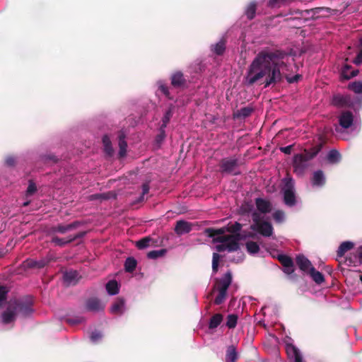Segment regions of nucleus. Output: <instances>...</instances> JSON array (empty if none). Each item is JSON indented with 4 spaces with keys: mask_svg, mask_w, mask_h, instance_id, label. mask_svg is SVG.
I'll return each mask as SVG.
<instances>
[{
    "mask_svg": "<svg viewBox=\"0 0 362 362\" xmlns=\"http://www.w3.org/2000/svg\"><path fill=\"white\" fill-rule=\"evenodd\" d=\"M165 252L166 251L164 249L150 251L148 252L147 257L148 259H156L163 256L165 254Z\"/></svg>",
    "mask_w": 362,
    "mask_h": 362,
    "instance_id": "a19ab883",
    "label": "nucleus"
},
{
    "mask_svg": "<svg viewBox=\"0 0 362 362\" xmlns=\"http://www.w3.org/2000/svg\"><path fill=\"white\" fill-rule=\"evenodd\" d=\"M29 202H30L29 201H26V202H23V206H28V205L29 204Z\"/></svg>",
    "mask_w": 362,
    "mask_h": 362,
    "instance_id": "338daca9",
    "label": "nucleus"
},
{
    "mask_svg": "<svg viewBox=\"0 0 362 362\" xmlns=\"http://www.w3.org/2000/svg\"><path fill=\"white\" fill-rule=\"evenodd\" d=\"M165 136V129H163V127H160V133L156 137V141L158 142H161Z\"/></svg>",
    "mask_w": 362,
    "mask_h": 362,
    "instance_id": "13d9d810",
    "label": "nucleus"
},
{
    "mask_svg": "<svg viewBox=\"0 0 362 362\" xmlns=\"http://www.w3.org/2000/svg\"><path fill=\"white\" fill-rule=\"evenodd\" d=\"M349 88L357 94L362 93V81H356L349 84Z\"/></svg>",
    "mask_w": 362,
    "mask_h": 362,
    "instance_id": "37998d69",
    "label": "nucleus"
},
{
    "mask_svg": "<svg viewBox=\"0 0 362 362\" xmlns=\"http://www.w3.org/2000/svg\"><path fill=\"white\" fill-rule=\"evenodd\" d=\"M102 338L103 334L100 332L98 331L93 332L90 336V341L94 344L99 342L102 339Z\"/></svg>",
    "mask_w": 362,
    "mask_h": 362,
    "instance_id": "a18cd8bd",
    "label": "nucleus"
},
{
    "mask_svg": "<svg viewBox=\"0 0 362 362\" xmlns=\"http://www.w3.org/2000/svg\"><path fill=\"white\" fill-rule=\"evenodd\" d=\"M282 193L284 202L288 206H293L296 204V197L294 188V180L292 177L287 176L282 180Z\"/></svg>",
    "mask_w": 362,
    "mask_h": 362,
    "instance_id": "20e7f679",
    "label": "nucleus"
},
{
    "mask_svg": "<svg viewBox=\"0 0 362 362\" xmlns=\"http://www.w3.org/2000/svg\"><path fill=\"white\" fill-rule=\"evenodd\" d=\"M242 209H244L245 211L247 210L248 211H250L252 210V206L251 204H247L243 206Z\"/></svg>",
    "mask_w": 362,
    "mask_h": 362,
    "instance_id": "69168bd1",
    "label": "nucleus"
},
{
    "mask_svg": "<svg viewBox=\"0 0 362 362\" xmlns=\"http://www.w3.org/2000/svg\"><path fill=\"white\" fill-rule=\"evenodd\" d=\"M45 267V260L43 258L37 259H27L23 261L19 266V269H23L24 272L28 270H39Z\"/></svg>",
    "mask_w": 362,
    "mask_h": 362,
    "instance_id": "9d476101",
    "label": "nucleus"
},
{
    "mask_svg": "<svg viewBox=\"0 0 362 362\" xmlns=\"http://www.w3.org/2000/svg\"><path fill=\"white\" fill-rule=\"evenodd\" d=\"M81 237L79 235H74L73 237H70L67 239H61L59 238H54L52 239L53 243L58 245H64L69 243H71V241L74 240L76 238Z\"/></svg>",
    "mask_w": 362,
    "mask_h": 362,
    "instance_id": "58836bf2",
    "label": "nucleus"
},
{
    "mask_svg": "<svg viewBox=\"0 0 362 362\" xmlns=\"http://www.w3.org/2000/svg\"><path fill=\"white\" fill-rule=\"evenodd\" d=\"M238 160L236 158H223L220 165V169L222 173L227 174L237 175Z\"/></svg>",
    "mask_w": 362,
    "mask_h": 362,
    "instance_id": "9b49d317",
    "label": "nucleus"
},
{
    "mask_svg": "<svg viewBox=\"0 0 362 362\" xmlns=\"http://www.w3.org/2000/svg\"><path fill=\"white\" fill-rule=\"evenodd\" d=\"M312 279L317 284H321L325 281V278L323 274L317 271L315 267H312L311 270L308 273Z\"/></svg>",
    "mask_w": 362,
    "mask_h": 362,
    "instance_id": "bb28decb",
    "label": "nucleus"
},
{
    "mask_svg": "<svg viewBox=\"0 0 362 362\" xmlns=\"http://www.w3.org/2000/svg\"><path fill=\"white\" fill-rule=\"evenodd\" d=\"M267 250L269 252V254L274 258H277L278 260L281 263L284 267L286 266H290V264H293V261L291 258L288 256L284 255L279 252V250H276L272 247H267Z\"/></svg>",
    "mask_w": 362,
    "mask_h": 362,
    "instance_id": "ddd939ff",
    "label": "nucleus"
},
{
    "mask_svg": "<svg viewBox=\"0 0 362 362\" xmlns=\"http://www.w3.org/2000/svg\"><path fill=\"white\" fill-rule=\"evenodd\" d=\"M238 359V352L234 346H229L226 350V362H236Z\"/></svg>",
    "mask_w": 362,
    "mask_h": 362,
    "instance_id": "393cba45",
    "label": "nucleus"
},
{
    "mask_svg": "<svg viewBox=\"0 0 362 362\" xmlns=\"http://www.w3.org/2000/svg\"><path fill=\"white\" fill-rule=\"evenodd\" d=\"M223 321V315L220 313L215 314L211 317L209 321V329L216 328Z\"/></svg>",
    "mask_w": 362,
    "mask_h": 362,
    "instance_id": "7c9ffc66",
    "label": "nucleus"
},
{
    "mask_svg": "<svg viewBox=\"0 0 362 362\" xmlns=\"http://www.w3.org/2000/svg\"><path fill=\"white\" fill-rule=\"evenodd\" d=\"M326 182V178L324 173L322 170L315 171L313 174L311 179V184L313 187L317 188L322 187Z\"/></svg>",
    "mask_w": 362,
    "mask_h": 362,
    "instance_id": "a211bd4d",
    "label": "nucleus"
},
{
    "mask_svg": "<svg viewBox=\"0 0 362 362\" xmlns=\"http://www.w3.org/2000/svg\"><path fill=\"white\" fill-rule=\"evenodd\" d=\"M76 223H71L66 226H59L57 228V231L62 233H64L65 232L71 230L73 228L76 226Z\"/></svg>",
    "mask_w": 362,
    "mask_h": 362,
    "instance_id": "3c124183",
    "label": "nucleus"
},
{
    "mask_svg": "<svg viewBox=\"0 0 362 362\" xmlns=\"http://www.w3.org/2000/svg\"><path fill=\"white\" fill-rule=\"evenodd\" d=\"M308 17L313 19L320 18H328L332 16H339L342 11L337 9H331L327 7H317L305 11Z\"/></svg>",
    "mask_w": 362,
    "mask_h": 362,
    "instance_id": "0eeeda50",
    "label": "nucleus"
},
{
    "mask_svg": "<svg viewBox=\"0 0 362 362\" xmlns=\"http://www.w3.org/2000/svg\"><path fill=\"white\" fill-rule=\"evenodd\" d=\"M286 0H269L268 6L272 8L280 7Z\"/></svg>",
    "mask_w": 362,
    "mask_h": 362,
    "instance_id": "603ef678",
    "label": "nucleus"
},
{
    "mask_svg": "<svg viewBox=\"0 0 362 362\" xmlns=\"http://www.w3.org/2000/svg\"><path fill=\"white\" fill-rule=\"evenodd\" d=\"M317 154V151L313 150L312 152L305 151L303 154L296 155L293 158L294 172L298 175H303L309 165V160Z\"/></svg>",
    "mask_w": 362,
    "mask_h": 362,
    "instance_id": "7ed1b4c3",
    "label": "nucleus"
},
{
    "mask_svg": "<svg viewBox=\"0 0 362 362\" xmlns=\"http://www.w3.org/2000/svg\"><path fill=\"white\" fill-rule=\"evenodd\" d=\"M241 228L240 223L235 222L219 229L206 228L205 233L209 237L212 238L214 243H218L216 245V250L218 252H235L236 257L229 258L231 261L238 263L242 262L245 257V255L240 250L238 244L240 235L238 233L241 230Z\"/></svg>",
    "mask_w": 362,
    "mask_h": 362,
    "instance_id": "f03ea898",
    "label": "nucleus"
},
{
    "mask_svg": "<svg viewBox=\"0 0 362 362\" xmlns=\"http://www.w3.org/2000/svg\"><path fill=\"white\" fill-rule=\"evenodd\" d=\"M103 144L104 146V150L105 153L109 156L112 155L113 152V148L111 145V141L107 135H105L103 137Z\"/></svg>",
    "mask_w": 362,
    "mask_h": 362,
    "instance_id": "e433bc0d",
    "label": "nucleus"
},
{
    "mask_svg": "<svg viewBox=\"0 0 362 362\" xmlns=\"http://www.w3.org/2000/svg\"><path fill=\"white\" fill-rule=\"evenodd\" d=\"M106 290L107 293L111 296L116 295L117 293H118L119 286L117 282L114 280L110 281L106 284Z\"/></svg>",
    "mask_w": 362,
    "mask_h": 362,
    "instance_id": "2f4dec72",
    "label": "nucleus"
},
{
    "mask_svg": "<svg viewBox=\"0 0 362 362\" xmlns=\"http://www.w3.org/2000/svg\"><path fill=\"white\" fill-rule=\"evenodd\" d=\"M226 49L225 41L221 40L216 45H211V50L216 54H222Z\"/></svg>",
    "mask_w": 362,
    "mask_h": 362,
    "instance_id": "473e14b6",
    "label": "nucleus"
},
{
    "mask_svg": "<svg viewBox=\"0 0 362 362\" xmlns=\"http://www.w3.org/2000/svg\"><path fill=\"white\" fill-rule=\"evenodd\" d=\"M354 246V244L351 241H345L341 243L338 250H337V255L338 257H342L344 254L352 249Z\"/></svg>",
    "mask_w": 362,
    "mask_h": 362,
    "instance_id": "a878e982",
    "label": "nucleus"
},
{
    "mask_svg": "<svg viewBox=\"0 0 362 362\" xmlns=\"http://www.w3.org/2000/svg\"><path fill=\"white\" fill-rule=\"evenodd\" d=\"M220 259V255L218 253L214 252L213 254L212 259V269L214 272H216L218 267V262Z\"/></svg>",
    "mask_w": 362,
    "mask_h": 362,
    "instance_id": "de8ad7c7",
    "label": "nucleus"
},
{
    "mask_svg": "<svg viewBox=\"0 0 362 362\" xmlns=\"http://www.w3.org/2000/svg\"><path fill=\"white\" fill-rule=\"evenodd\" d=\"M335 131H336L337 132H340V129H339V127H335Z\"/></svg>",
    "mask_w": 362,
    "mask_h": 362,
    "instance_id": "774afa93",
    "label": "nucleus"
},
{
    "mask_svg": "<svg viewBox=\"0 0 362 362\" xmlns=\"http://www.w3.org/2000/svg\"><path fill=\"white\" fill-rule=\"evenodd\" d=\"M8 290L6 286H0V305L6 300Z\"/></svg>",
    "mask_w": 362,
    "mask_h": 362,
    "instance_id": "864d4df0",
    "label": "nucleus"
},
{
    "mask_svg": "<svg viewBox=\"0 0 362 362\" xmlns=\"http://www.w3.org/2000/svg\"><path fill=\"white\" fill-rule=\"evenodd\" d=\"M255 204L257 209L262 214H267L271 211L272 209L271 203L264 199L257 198L255 200Z\"/></svg>",
    "mask_w": 362,
    "mask_h": 362,
    "instance_id": "412c9836",
    "label": "nucleus"
},
{
    "mask_svg": "<svg viewBox=\"0 0 362 362\" xmlns=\"http://www.w3.org/2000/svg\"><path fill=\"white\" fill-rule=\"evenodd\" d=\"M252 218L254 223L251 226V228L253 230L258 232L265 237H269L272 235L273 227L272 224L268 221H262V217L258 212L253 211Z\"/></svg>",
    "mask_w": 362,
    "mask_h": 362,
    "instance_id": "423d86ee",
    "label": "nucleus"
},
{
    "mask_svg": "<svg viewBox=\"0 0 362 362\" xmlns=\"http://www.w3.org/2000/svg\"><path fill=\"white\" fill-rule=\"evenodd\" d=\"M192 229V224L184 220L177 221L175 226V232L178 235L189 233Z\"/></svg>",
    "mask_w": 362,
    "mask_h": 362,
    "instance_id": "f3484780",
    "label": "nucleus"
},
{
    "mask_svg": "<svg viewBox=\"0 0 362 362\" xmlns=\"http://www.w3.org/2000/svg\"><path fill=\"white\" fill-rule=\"evenodd\" d=\"M296 264L299 269L305 273H308L313 267L310 261L304 255H300L296 257Z\"/></svg>",
    "mask_w": 362,
    "mask_h": 362,
    "instance_id": "6ab92c4d",
    "label": "nucleus"
},
{
    "mask_svg": "<svg viewBox=\"0 0 362 362\" xmlns=\"http://www.w3.org/2000/svg\"><path fill=\"white\" fill-rule=\"evenodd\" d=\"M332 103L337 106L349 105L350 97L347 95H337L333 97Z\"/></svg>",
    "mask_w": 362,
    "mask_h": 362,
    "instance_id": "b1692460",
    "label": "nucleus"
},
{
    "mask_svg": "<svg viewBox=\"0 0 362 362\" xmlns=\"http://www.w3.org/2000/svg\"><path fill=\"white\" fill-rule=\"evenodd\" d=\"M136 261L133 257H128L124 263L125 270L129 272H133L136 267Z\"/></svg>",
    "mask_w": 362,
    "mask_h": 362,
    "instance_id": "4c0bfd02",
    "label": "nucleus"
},
{
    "mask_svg": "<svg viewBox=\"0 0 362 362\" xmlns=\"http://www.w3.org/2000/svg\"><path fill=\"white\" fill-rule=\"evenodd\" d=\"M158 91L165 95L167 98L170 100H173V96L171 94V90L170 88L162 81H159L158 83Z\"/></svg>",
    "mask_w": 362,
    "mask_h": 362,
    "instance_id": "c85d7f7f",
    "label": "nucleus"
},
{
    "mask_svg": "<svg viewBox=\"0 0 362 362\" xmlns=\"http://www.w3.org/2000/svg\"><path fill=\"white\" fill-rule=\"evenodd\" d=\"M173 109H174V106L173 105H170L169 106L168 109L164 113V115L162 118V124H161V127H163V129H165V127H167V124L169 123L171 117H173Z\"/></svg>",
    "mask_w": 362,
    "mask_h": 362,
    "instance_id": "cd10ccee",
    "label": "nucleus"
},
{
    "mask_svg": "<svg viewBox=\"0 0 362 362\" xmlns=\"http://www.w3.org/2000/svg\"><path fill=\"white\" fill-rule=\"evenodd\" d=\"M105 304L97 298H90L86 303V308L88 311L99 312L103 310Z\"/></svg>",
    "mask_w": 362,
    "mask_h": 362,
    "instance_id": "dca6fc26",
    "label": "nucleus"
},
{
    "mask_svg": "<svg viewBox=\"0 0 362 362\" xmlns=\"http://www.w3.org/2000/svg\"><path fill=\"white\" fill-rule=\"evenodd\" d=\"M256 7L257 4L255 1H252L247 5L245 9V15L248 19L251 20L254 18L256 12Z\"/></svg>",
    "mask_w": 362,
    "mask_h": 362,
    "instance_id": "72a5a7b5",
    "label": "nucleus"
},
{
    "mask_svg": "<svg viewBox=\"0 0 362 362\" xmlns=\"http://www.w3.org/2000/svg\"><path fill=\"white\" fill-rule=\"evenodd\" d=\"M17 163V158L9 155L5 158V165L9 168L14 167Z\"/></svg>",
    "mask_w": 362,
    "mask_h": 362,
    "instance_id": "49530a36",
    "label": "nucleus"
},
{
    "mask_svg": "<svg viewBox=\"0 0 362 362\" xmlns=\"http://www.w3.org/2000/svg\"><path fill=\"white\" fill-rule=\"evenodd\" d=\"M246 249L250 255H255L259 250V245L253 241H247L246 243Z\"/></svg>",
    "mask_w": 362,
    "mask_h": 362,
    "instance_id": "c9c22d12",
    "label": "nucleus"
},
{
    "mask_svg": "<svg viewBox=\"0 0 362 362\" xmlns=\"http://www.w3.org/2000/svg\"><path fill=\"white\" fill-rule=\"evenodd\" d=\"M327 160L331 163H337L340 160V153L335 149L329 151Z\"/></svg>",
    "mask_w": 362,
    "mask_h": 362,
    "instance_id": "ea45409f",
    "label": "nucleus"
},
{
    "mask_svg": "<svg viewBox=\"0 0 362 362\" xmlns=\"http://www.w3.org/2000/svg\"><path fill=\"white\" fill-rule=\"evenodd\" d=\"M360 45L362 46V37L359 40ZM354 64L356 65H359L362 64V48L361 49L360 52L357 54L356 57L354 60Z\"/></svg>",
    "mask_w": 362,
    "mask_h": 362,
    "instance_id": "6e6d98bb",
    "label": "nucleus"
},
{
    "mask_svg": "<svg viewBox=\"0 0 362 362\" xmlns=\"http://www.w3.org/2000/svg\"><path fill=\"white\" fill-rule=\"evenodd\" d=\"M125 310L124 301L123 299L117 300L110 308L112 314L122 315Z\"/></svg>",
    "mask_w": 362,
    "mask_h": 362,
    "instance_id": "5701e85b",
    "label": "nucleus"
},
{
    "mask_svg": "<svg viewBox=\"0 0 362 362\" xmlns=\"http://www.w3.org/2000/svg\"><path fill=\"white\" fill-rule=\"evenodd\" d=\"M83 321V319L81 317H70L67 319V322L71 325H76L81 323Z\"/></svg>",
    "mask_w": 362,
    "mask_h": 362,
    "instance_id": "4d7b16f0",
    "label": "nucleus"
},
{
    "mask_svg": "<svg viewBox=\"0 0 362 362\" xmlns=\"http://www.w3.org/2000/svg\"><path fill=\"white\" fill-rule=\"evenodd\" d=\"M90 199L91 200L98 199H107V197L105 194H95L91 195L90 197Z\"/></svg>",
    "mask_w": 362,
    "mask_h": 362,
    "instance_id": "bf43d9fd",
    "label": "nucleus"
},
{
    "mask_svg": "<svg viewBox=\"0 0 362 362\" xmlns=\"http://www.w3.org/2000/svg\"><path fill=\"white\" fill-rule=\"evenodd\" d=\"M339 127L341 129L351 128L355 125L354 115L350 111H344L338 117Z\"/></svg>",
    "mask_w": 362,
    "mask_h": 362,
    "instance_id": "f8f14e48",
    "label": "nucleus"
},
{
    "mask_svg": "<svg viewBox=\"0 0 362 362\" xmlns=\"http://www.w3.org/2000/svg\"><path fill=\"white\" fill-rule=\"evenodd\" d=\"M37 190L35 184L30 181L26 190V197L33 195Z\"/></svg>",
    "mask_w": 362,
    "mask_h": 362,
    "instance_id": "8fccbe9b",
    "label": "nucleus"
},
{
    "mask_svg": "<svg viewBox=\"0 0 362 362\" xmlns=\"http://www.w3.org/2000/svg\"><path fill=\"white\" fill-rule=\"evenodd\" d=\"M185 82L184 76L180 71L174 73L171 76V83L174 87H182L185 86Z\"/></svg>",
    "mask_w": 362,
    "mask_h": 362,
    "instance_id": "4be33fe9",
    "label": "nucleus"
},
{
    "mask_svg": "<svg viewBox=\"0 0 362 362\" xmlns=\"http://www.w3.org/2000/svg\"><path fill=\"white\" fill-rule=\"evenodd\" d=\"M252 112V109L251 107H245L241 108L239 110L238 116L243 117H247L249 115H250Z\"/></svg>",
    "mask_w": 362,
    "mask_h": 362,
    "instance_id": "09e8293b",
    "label": "nucleus"
},
{
    "mask_svg": "<svg viewBox=\"0 0 362 362\" xmlns=\"http://www.w3.org/2000/svg\"><path fill=\"white\" fill-rule=\"evenodd\" d=\"M11 303L17 314L19 313L23 316H27L30 315L33 311L30 303H23L21 300H14Z\"/></svg>",
    "mask_w": 362,
    "mask_h": 362,
    "instance_id": "4468645a",
    "label": "nucleus"
},
{
    "mask_svg": "<svg viewBox=\"0 0 362 362\" xmlns=\"http://www.w3.org/2000/svg\"><path fill=\"white\" fill-rule=\"evenodd\" d=\"M284 344L286 354L290 360L293 362H304L300 351L293 344L291 338L286 337L284 339Z\"/></svg>",
    "mask_w": 362,
    "mask_h": 362,
    "instance_id": "1a4fd4ad",
    "label": "nucleus"
},
{
    "mask_svg": "<svg viewBox=\"0 0 362 362\" xmlns=\"http://www.w3.org/2000/svg\"><path fill=\"white\" fill-rule=\"evenodd\" d=\"M350 68H351V66L349 65H345L343 67L342 71H341V76L344 78L349 79L352 77L356 76L358 74V70H354L351 72H349Z\"/></svg>",
    "mask_w": 362,
    "mask_h": 362,
    "instance_id": "f704fd0d",
    "label": "nucleus"
},
{
    "mask_svg": "<svg viewBox=\"0 0 362 362\" xmlns=\"http://www.w3.org/2000/svg\"><path fill=\"white\" fill-rule=\"evenodd\" d=\"M149 191V186L147 183H145L142 185V194L143 196L147 194Z\"/></svg>",
    "mask_w": 362,
    "mask_h": 362,
    "instance_id": "0e129e2a",
    "label": "nucleus"
},
{
    "mask_svg": "<svg viewBox=\"0 0 362 362\" xmlns=\"http://www.w3.org/2000/svg\"><path fill=\"white\" fill-rule=\"evenodd\" d=\"M274 219L277 223H281L285 219V214L281 210H277L273 214Z\"/></svg>",
    "mask_w": 362,
    "mask_h": 362,
    "instance_id": "c03bdc74",
    "label": "nucleus"
},
{
    "mask_svg": "<svg viewBox=\"0 0 362 362\" xmlns=\"http://www.w3.org/2000/svg\"><path fill=\"white\" fill-rule=\"evenodd\" d=\"M16 315V310L12 303L10 302L7 309L1 315V322L4 324H9L15 320Z\"/></svg>",
    "mask_w": 362,
    "mask_h": 362,
    "instance_id": "2eb2a0df",
    "label": "nucleus"
},
{
    "mask_svg": "<svg viewBox=\"0 0 362 362\" xmlns=\"http://www.w3.org/2000/svg\"><path fill=\"white\" fill-rule=\"evenodd\" d=\"M231 282L232 274L230 272H228L216 284L214 290L218 291V296L216 297L214 303L216 305H220L225 300L228 288Z\"/></svg>",
    "mask_w": 362,
    "mask_h": 362,
    "instance_id": "39448f33",
    "label": "nucleus"
},
{
    "mask_svg": "<svg viewBox=\"0 0 362 362\" xmlns=\"http://www.w3.org/2000/svg\"><path fill=\"white\" fill-rule=\"evenodd\" d=\"M293 264H290V266H286L284 267V272L287 274H291L293 272Z\"/></svg>",
    "mask_w": 362,
    "mask_h": 362,
    "instance_id": "052dcab7",
    "label": "nucleus"
},
{
    "mask_svg": "<svg viewBox=\"0 0 362 362\" xmlns=\"http://www.w3.org/2000/svg\"><path fill=\"white\" fill-rule=\"evenodd\" d=\"M63 278L67 285H74L79 279V274L77 271L69 270L64 273Z\"/></svg>",
    "mask_w": 362,
    "mask_h": 362,
    "instance_id": "aec40b11",
    "label": "nucleus"
},
{
    "mask_svg": "<svg viewBox=\"0 0 362 362\" xmlns=\"http://www.w3.org/2000/svg\"><path fill=\"white\" fill-rule=\"evenodd\" d=\"M238 322V316L235 314H230L228 315L227 321H226V326L230 328H234L235 327Z\"/></svg>",
    "mask_w": 362,
    "mask_h": 362,
    "instance_id": "79ce46f5",
    "label": "nucleus"
},
{
    "mask_svg": "<svg viewBox=\"0 0 362 362\" xmlns=\"http://www.w3.org/2000/svg\"><path fill=\"white\" fill-rule=\"evenodd\" d=\"M356 252H357V258H358V262L360 264H362V245L358 248Z\"/></svg>",
    "mask_w": 362,
    "mask_h": 362,
    "instance_id": "680f3d73",
    "label": "nucleus"
},
{
    "mask_svg": "<svg viewBox=\"0 0 362 362\" xmlns=\"http://www.w3.org/2000/svg\"><path fill=\"white\" fill-rule=\"evenodd\" d=\"M119 155L123 157L126 155L127 144L125 141V136L123 133H120L119 135Z\"/></svg>",
    "mask_w": 362,
    "mask_h": 362,
    "instance_id": "c756f323",
    "label": "nucleus"
},
{
    "mask_svg": "<svg viewBox=\"0 0 362 362\" xmlns=\"http://www.w3.org/2000/svg\"><path fill=\"white\" fill-rule=\"evenodd\" d=\"M293 59L287 53L280 50L263 49L254 58L249 66L245 79L252 85L264 80V86L281 81L286 78L289 83L296 82L299 75L288 77Z\"/></svg>",
    "mask_w": 362,
    "mask_h": 362,
    "instance_id": "f257e3e1",
    "label": "nucleus"
},
{
    "mask_svg": "<svg viewBox=\"0 0 362 362\" xmlns=\"http://www.w3.org/2000/svg\"><path fill=\"white\" fill-rule=\"evenodd\" d=\"M291 149H292L291 145L281 148V151L286 154L291 153Z\"/></svg>",
    "mask_w": 362,
    "mask_h": 362,
    "instance_id": "e2e57ef3",
    "label": "nucleus"
},
{
    "mask_svg": "<svg viewBox=\"0 0 362 362\" xmlns=\"http://www.w3.org/2000/svg\"><path fill=\"white\" fill-rule=\"evenodd\" d=\"M284 344L286 354L290 360L293 362H304L300 351L293 344L291 338L286 337L284 339Z\"/></svg>",
    "mask_w": 362,
    "mask_h": 362,
    "instance_id": "6e6552de",
    "label": "nucleus"
},
{
    "mask_svg": "<svg viewBox=\"0 0 362 362\" xmlns=\"http://www.w3.org/2000/svg\"><path fill=\"white\" fill-rule=\"evenodd\" d=\"M149 240L144 238L136 242V246L139 249H144L148 246Z\"/></svg>",
    "mask_w": 362,
    "mask_h": 362,
    "instance_id": "5fc2aeb1",
    "label": "nucleus"
}]
</instances>
